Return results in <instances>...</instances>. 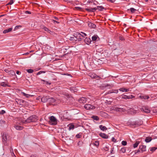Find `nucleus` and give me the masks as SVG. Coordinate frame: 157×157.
I'll return each mask as SVG.
<instances>
[{
	"mask_svg": "<svg viewBox=\"0 0 157 157\" xmlns=\"http://www.w3.org/2000/svg\"><path fill=\"white\" fill-rule=\"evenodd\" d=\"M37 121V116L35 115H33L28 117L25 120H21L20 124L22 125L23 124H27L31 122H36Z\"/></svg>",
	"mask_w": 157,
	"mask_h": 157,
	"instance_id": "obj_1",
	"label": "nucleus"
},
{
	"mask_svg": "<svg viewBox=\"0 0 157 157\" xmlns=\"http://www.w3.org/2000/svg\"><path fill=\"white\" fill-rule=\"evenodd\" d=\"M87 35L85 33L81 32V33H76L75 35L76 38L78 39V41H81L83 37L86 36Z\"/></svg>",
	"mask_w": 157,
	"mask_h": 157,
	"instance_id": "obj_2",
	"label": "nucleus"
},
{
	"mask_svg": "<svg viewBox=\"0 0 157 157\" xmlns=\"http://www.w3.org/2000/svg\"><path fill=\"white\" fill-rule=\"evenodd\" d=\"M49 122L51 124L55 125L57 123V120L54 116H51L49 117Z\"/></svg>",
	"mask_w": 157,
	"mask_h": 157,
	"instance_id": "obj_3",
	"label": "nucleus"
},
{
	"mask_svg": "<svg viewBox=\"0 0 157 157\" xmlns=\"http://www.w3.org/2000/svg\"><path fill=\"white\" fill-rule=\"evenodd\" d=\"M84 108L87 110H93L95 108V107L90 104L85 105L84 106Z\"/></svg>",
	"mask_w": 157,
	"mask_h": 157,
	"instance_id": "obj_4",
	"label": "nucleus"
},
{
	"mask_svg": "<svg viewBox=\"0 0 157 157\" xmlns=\"http://www.w3.org/2000/svg\"><path fill=\"white\" fill-rule=\"evenodd\" d=\"M141 110L146 113H149L150 112V110L149 108L146 106H143L141 109Z\"/></svg>",
	"mask_w": 157,
	"mask_h": 157,
	"instance_id": "obj_5",
	"label": "nucleus"
},
{
	"mask_svg": "<svg viewBox=\"0 0 157 157\" xmlns=\"http://www.w3.org/2000/svg\"><path fill=\"white\" fill-rule=\"evenodd\" d=\"M138 98H140V99H147L149 98L150 97L149 96L144 95V94H140V95H138Z\"/></svg>",
	"mask_w": 157,
	"mask_h": 157,
	"instance_id": "obj_6",
	"label": "nucleus"
},
{
	"mask_svg": "<svg viewBox=\"0 0 157 157\" xmlns=\"http://www.w3.org/2000/svg\"><path fill=\"white\" fill-rule=\"evenodd\" d=\"M97 10V8L96 7L92 8L91 7H89L85 9V10L89 12H94Z\"/></svg>",
	"mask_w": 157,
	"mask_h": 157,
	"instance_id": "obj_7",
	"label": "nucleus"
},
{
	"mask_svg": "<svg viewBox=\"0 0 157 157\" xmlns=\"http://www.w3.org/2000/svg\"><path fill=\"white\" fill-rule=\"evenodd\" d=\"M87 99L84 97H82L78 100V101L81 103L84 104L87 101Z\"/></svg>",
	"mask_w": 157,
	"mask_h": 157,
	"instance_id": "obj_8",
	"label": "nucleus"
},
{
	"mask_svg": "<svg viewBox=\"0 0 157 157\" xmlns=\"http://www.w3.org/2000/svg\"><path fill=\"white\" fill-rule=\"evenodd\" d=\"M139 149L141 150L142 152L146 151V146L144 145H140L139 147Z\"/></svg>",
	"mask_w": 157,
	"mask_h": 157,
	"instance_id": "obj_9",
	"label": "nucleus"
},
{
	"mask_svg": "<svg viewBox=\"0 0 157 157\" xmlns=\"http://www.w3.org/2000/svg\"><path fill=\"white\" fill-rule=\"evenodd\" d=\"M84 42L86 44L89 45L91 43V40L90 38L89 37H86L84 40Z\"/></svg>",
	"mask_w": 157,
	"mask_h": 157,
	"instance_id": "obj_10",
	"label": "nucleus"
},
{
	"mask_svg": "<svg viewBox=\"0 0 157 157\" xmlns=\"http://www.w3.org/2000/svg\"><path fill=\"white\" fill-rule=\"evenodd\" d=\"M48 97L47 96L43 97L41 98V101L44 103L46 102L47 101H48Z\"/></svg>",
	"mask_w": 157,
	"mask_h": 157,
	"instance_id": "obj_11",
	"label": "nucleus"
},
{
	"mask_svg": "<svg viewBox=\"0 0 157 157\" xmlns=\"http://www.w3.org/2000/svg\"><path fill=\"white\" fill-rule=\"evenodd\" d=\"M100 136L104 139H108L109 136L104 133H100L99 134Z\"/></svg>",
	"mask_w": 157,
	"mask_h": 157,
	"instance_id": "obj_12",
	"label": "nucleus"
},
{
	"mask_svg": "<svg viewBox=\"0 0 157 157\" xmlns=\"http://www.w3.org/2000/svg\"><path fill=\"white\" fill-rule=\"evenodd\" d=\"M88 25L90 28L95 29L96 27V25L90 22L88 23Z\"/></svg>",
	"mask_w": 157,
	"mask_h": 157,
	"instance_id": "obj_13",
	"label": "nucleus"
},
{
	"mask_svg": "<svg viewBox=\"0 0 157 157\" xmlns=\"http://www.w3.org/2000/svg\"><path fill=\"white\" fill-rule=\"evenodd\" d=\"M14 128L17 130H21L23 129V127L18 125H15Z\"/></svg>",
	"mask_w": 157,
	"mask_h": 157,
	"instance_id": "obj_14",
	"label": "nucleus"
},
{
	"mask_svg": "<svg viewBox=\"0 0 157 157\" xmlns=\"http://www.w3.org/2000/svg\"><path fill=\"white\" fill-rule=\"evenodd\" d=\"M119 90L122 92H128L130 90L129 89H126L124 88H120L119 89Z\"/></svg>",
	"mask_w": 157,
	"mask_h": 157,
	"instance_id": "obj_15",
	"label": "nucleus"
},
{
	"mask_svg": "<svg viewBox=\"0 0 157 157\" xmlns=\"http://www.w3.org/2000/svg\"><path fill=\"white\" fill-rule=\"evenodd\" d=\"M0 85L1 86H2L4 87H6L7 86L10 87V85H8L5 82H1L0 83Z\"/></svg>",
	"mask_w": 157,
	"mask_h": 157,
	"instance_id": "obj_16",
	"label": "nucleus"
},
{
	"mask_svg": "<svg viewBox=\"0 0 157 157\" xmlns=\"http://www.w3.org/2000/svg\"><path fill=\"white\" fill-rule=\"evenodd\" d=\"M56 100V99L53 98H48V101L50 103H53Z\"/></svg>",
	"mask_w": 157,
	"mask_h": 157,
	"instance_id": "obj_17",
	"label": "nucleus"
},
{
	"mask_svg": "<svg viewBox=\"0 0 157 157\" xmlns=\"http://www.w3.org/2000/svg\"><path fill=\"white\" fill-rule=\"evenodd\" d=\"M118 92V91L117 90H110L108 92V94H111V93H116L117 94Z\"/></svg>",
	"mask_w": 157,
	"mask_h": 157,
	"instance_id": "obj_18",
	"label": "nucleus"
},
{
	"mask_svg": "<svg viewBox=\"0 0 157 157\" xmlns=\"http://www.w3.org/2000/svg\"><path fill=\"white\" fill-rule=\"evenodd\" d=\"M100 129L103 131H104L107 130L106 127L105 126H103L102 125H100L99 126Z\"/></svg>",
	"mask_w": 157,
	"mask_h": 157,
	"instance_id": "obj_19",
	"label": "nucleus"
},
{
	"mask_svg": "<svg viewBox=\"0 0 157 157\" xmlns=\"http://www.w3.org/2000/svg\"><path fill=\"white\" fill-rule=\"evenodd\" d=\"M89 76L93 78H97L99 77L98 75L94 73L90 74V75Z\"/></svg>",
	"mask_w": 157,
	"mask_h": 157,
	"instance_id": "obj_20",
	"label": "nucleus"
},
{
	"mask_svg": "<svg viewBox=\"0 0 157 157\" xmlns=\"http://www.w3.org/2000/svg\"><path fill=\"white\" fill-rule=\"evenodd\" d=\"M116 111L122 112L124 111V109L123 108H118V107H115V109Z\"/></svg>",
	"mask_w": 157,
	"mask_h": 157,
	"instance_id": "obj_21",
	"label": "nucleus"
},
{
	"mask_svg": "<svg viewBox=\"0 0 157 157\" xmlns=\"http://www.w3.org/2000/svg\"><path fill=\"white\" fill-rule=\"evenodd\" d=\"M8 74L9 75L11 76H13L16 75L15 72L12 70L10 71Z\"/></svg>",
	"mask_w": 157,
	"mask_h": 157,
	"instance_id": "obj_22",
	"label": "nucleus"
},
{
	"mask_svg": "<svg viewBox=\"0 0 157 157\" xmlns=\"http://www.w3.org/2000/svg\"><path fill=\"white\" fill-rule=\"evenodd\" d=\"M69 127V130H70L71 129H73L74 128L75 126L73 124H70L68 125Z\"/></svg>",
	"mask_w": 157,
	"mask_h": 157,
	"instance_id": "obj_23",
	"label": "nucleus"
},
{
	"mask_svg": "<svg viewBox=\"0 0 157 157\" xmlns=\"http://www.w3.org/2000/svg\"><path fill=\"white\" fill-rule=\"evenodd\" d=\"M152 140L151 137H147L145 139V141L147 143L150 142Z\"/></svg>",
	"mask_w": 157,
	"mask_h": 157,
	"instance_id": "obj_24",
	"label": "nucleus"
},
{
	"mask_svg": "<svg viewBox=\"0 0 157 157\" xmlns=\"http://www.w3.org/2000/svg\"><path fill=\"white\" fill-rule=\"evenodd\" d=\"M129 10L131 11V13H134L135 11H136V10L133 8H131L130 9H128V11Z\"/></svg>",
	"mask_w": 157,
	"mask_h": 157,
	"instance_id": "obj_25",
	"label": "nucleus"
},
{
	"mask_svg": "<svg viewBox=\"0 0 157 157\" xmlns=\"http://www.w3.org/2000/svg\"><path fill=\"white\" fill-rule=\"evenodd\" d=\"M126 151V147H123L121 148L120 150V151L122 153H124Z\"/></svg>",
	"mask_w": 157,
	"mask_h": 157,
	"instance_id": "obj_26",
	"label": "nucleus"
},
{
	"mask_svg": "<svg viewBox=\"0 0 157 157\" xmlns=\"http://www.w3.org/2000/svg\"><path fill=\"white\" fill-rule=\"evenodd\" d=\"M98 37V36L97 35H94L92 37V41H95L97 39V38Z\"/></svg>",
	"mask_w": 157,
	"mask_h": 157,
	"instance_id": "obj_27",
	"label": "nucleus"
},
{
	"mask_svg": "<svg viewBox=\"0 0 157 157\" xmlns=\"http://www.w3.org/2000/svg\"><path fill=\"white\" fill-rule=\"evenodd\" d=\"M7 136L6 135H3V137L2 141L4 143H5L6 141L7 140Z\"/></svg>",
	"mask_w": 157,
	"mask_h": 157,
	"instance_id": "obj_28",
	"label": "nucleus"
},
{
	"mask_svg": "<svg viewBox=\"0 0 157 157\" xmlns=\"http://www.w3.org/2000/svg\"><path fill=\"white\" fill-rule=\"evenodd\" d=\"M41 81L42 82H44L43 83L44 84H46L51 85V82H48L47 81H46L45 80L43 79H41Z\"/></svg>",
	"mask_w": 157,
	"mask_h": 157,
	"instance_id": "obj_29",
	"label": "nucleus"
},
{
	"mask_svg": "<svg viewBox=\"0 0 157 157\" xmlns=\"http://www.w3.org/2000/svg\"><path fill=\"white\" fill-rule=\"evenodd\" d=\"M92 118L94 120L96 121H98L99 120V117L96 116H93L92 117Z\"/></svg>",
	"mask_w": 157,
	"mask_h": 157,
	"instance_id": "obj_30",
	"label": "nucleus"
},
{
	"mask_svg": "<svg viewBox=\"0 0 157 157\" xmlns=\"http://www.w3.org/2000/svg\"><path fill=\"white\" fill-rule=\"evenodd\" d=\"M21 94H23L24 95V96H25L27 98H29V96L30 95L26 94L23 92H21Z\"/></svg>",
	"mask_w": 157,
	"mask_h": 157,
	"instance_id": "obj_31",
	"label": "nucleus"
},
{
	"mask_svg": "<svg viewBox=\"0 0 157 157\" xmlns=\"http://www.w3.org/2000/svg\"><path fill=\"white\" fill-rule=\"evenodd\" d=\"M76 34V33L74 35V37H71L70 40H78V39H77L76 38V36H75V35Z\"/></svg>",
	"mask_w": 157,
	"mask_h": 157,
	"instance_id": "obj_32",
	"label": "nucleus"
},
{
	"mask_svg": "<svg viewBox=\"0 0 157 157\" xmlns=\"http://www.w3.org/2000/svg\"><path fill=\"white\" fill-rule=\"evenodd\" d=\"M97 9H98L100 11H102L103 9H104V7L102 6H97Z\"/></svg>",
	"mask_w": 157,
	"mask_h": 157,
	"instance_id": "obj_33",
	"label": "nucleus"
},
{
	"mask_svg": "<svg viewBox=\"0 0 157 157\" xmlns=\"http://www.w3.org/2000/svg\"><path fill=\"white\" fill-rule=\"evenodd\" d=\"M121 98L124 99H128V96L126 95H122L121 96Z\"/></svg>",
	"mask_w": 157,
	"mask_h": 157,
	"instance_id": "obj_34",
	"label": "nucleus"
},
{
	"mask_svg": "<svg viewBox=\"0 0 157 157\" xmlns=\"http://www.w3.org/2000/svg\"><path fill=\"white\" fill-rule=\"evenodd\" d=\"M94 146L98 147L99 145V142L98 141H95L94 143Z\"/></svg>",
	"mask_w": 157,
	"mask_h": 157,
	"instance_id": "obj_35",
	"label": "nucleus"
},
{
	"mask_svg": "<svg viewBox=\"0 0 157 157\" xmlns=\"http://www.w3.org/2000/svg\"><path fill=\"white\" fill-rule=\"evenodd\" d=\"M52 22L55 24H58L59 23V22L58 21H56L55 20H52Z\"/></svg>",
	"mask_w": 157,
	"mask_h": 157,
	"instance_id": "obj_36",
	"label": "nucleus"
},
{
	"mask_svg": "<svg viewBox=\"0 0 157 157\" xmlns=\"http://www.w3.org/2000/svg\"><path fill=\"white\" fill-rule=\"evenodd\" d=\"M82 136V133H79L78 134L76 135L75 136V137L76 138H80Z\"/></svg>",
	"mask_w": 157,
	"mask_h": 157,
	"instance_id": "obj_37",
	"label": "nucleus"
},
{
	"mask_svg": "<svg viewBox=\"0 0 157 157\" xmlns=\"http://www.w3.org/2000/svg\"><path fill=\"white\" fill-rule=\"evenodd\" d=\"M139 144V143L138 142H136V143H135L133 144L134 148H135L136 147L138 146Z\"/></svg>",
	"mask_w": 157,
	"mask_h": 157,
	"instance_id": "obj_38",
	"label": "nucleus"
},
{
	"mask_svg": "<svg viewBox=\"0 0 157 157\" xmlns=\"http://www.w3.org/2000/svg\"><path fill=\"white\" fill-rule=\"evenodd\" d=\"M45 73V71H40L38 72L37 74V75H39L42 73Z\"/></svg>",
	"mask_w": 157,
	"mask_h": 157,
	"instance_id": "obj_39",
	"label": "nucleus"
},
{
	"mask_svg": "<svg viewBox=\"0 0 157 157\" xmlns=\"http://www.w3.org/2000/svg\"><path fill=\"white\" fill-rule=\"evenodd\" d=\"M26 71H27V72L29 73H32L33 71L32 69H27Z\"/></svg>",
	"mask_w": 157,
	"mask_h": 157,
	"instance_id": "obj_40",
	"label": "nucleus"
},
{
	"mask_svg": "<svg viewBox=\"0 0 157 157\" xmlns=\"http://www.w3.org/2000/svg\"><path fill=\"white\" fill-rule=\"evenodd\" d=\"M121 144L123 146H126L127 144V142L123 140L121 142Z\"/></svg>",
	"mask_w": 157,
	"mask_h": 157,
	"instance_id": "obj_41",
	"label": "nucleus"
},
{
	"mask_svg": "<svg viewBox=\"0 0 157 157\" xmlns=\"http://www.w3.org/2000/svg\"><path fill=\"white\" fill-rule=\"evenodd\" d=\"M11 152L12 153V156L13 157H16L14 154L12 149L10 150Z\"/></svg>",
	"mask_w": 157,
	"mask_h": 157,
	"instance_id": "obj_42",
	"label": "nucleus"
},
{
	"mask_svg": "<svg viewBox=\"0 0 157 157\" xmlns=\"http://www.w3.org/2000/svg\"><path fill=\"white\" fill-rule=\"evenodd\" d=\"M21 28V25H17L15 27L14 29H20Z\"/></svg>",
	"mask_w": 157,
	"mask_h": 157,
	"instance_id": "obj_43",
	"label": "nucleus"
},
{
	"mask_svg": "<svg viewBox=\"0 0 157 157\" xmlns=\"http://www.w3.org/2000/svg\"><path fill=\"white\" fill-rule=\"evenodd\" d=\"M157 148L155 147H152L151 148L150 151H155L157 149Z\"/></svg>",
	"mask_w": 157,
	"mask_h": 157,
	"instance_id": "obj_44",
	"label": "nucleus"
},
{
	"mask_svg": "<svg viewBox=\"0 0 157 157\" xmlns=\"http://www.w3.org/2000/svg\"><path fill=\"white\" fill-rule=\"evenodd\" d=\"M11 30H4L3 32V33H6L10 32Z\"/></svg>",
	"mask_w": 157,
	"mask_h": 157,
	"instance_id": "obj_45",
	"label": "nucleus"
},
{
	"mask_svg": "<svg viewBox=\"0 0 157 157\" xmlns=\"http://www.w3.org/2000/svg\"><path fill=\"white\" fill-rule=\"evenodd\" d=\"M104 150L105 151H107L109 150V147H107V146H105L104 147Z\"/></svg>",
	"mask_w": 157,
	"mask_h": 157,
	"instance_id": "obj_46",
	"label": "nucleus"
},
{
	"mask_svg": "<svg viewBox=\"0 0 157 157\" xmlns=\"http://www.w3.org/2000/svg\"><path fill=\"white\" fill-rule=\"evenodd\" d=\"M112 141L114 143L117 142V140L114 137H113L111 139Z\"/></svg>",
	"mask_w": 157,
	"mask_h": 157,
	"instance_id": "obj_47",
	"label": "nucleus"
},
{
	"mask_svg": "<svg viewBox=\"0 0 157 157\" xmlns=\"http://www.w3.org/2000/svg\"><path fill=\"white\" fill-rule=\"evenodd\" d=\"M6 113V112L5 110H2L0 111V114H3Z\"/></svg>",
	"mask_w": 157,
	"mask_h": 157,
	"instance_id": "obj_48",
	"label": "nucleus"
},
{
	"mask_svg": "<svg viewBox=\"0 0 157 157\" xmlns=\"http://www.w3.org/2000/svg\"><path fill=\"white\" fill-rule=\"evenodd\" d=\"M13 0H10V2H9L8 4L9 5H12L13 3Z\"/></svg>",
	"mask_w": 157,
	"mask_h": 157,
	"instance_id": "obj_49",
	"label": "nucleus"
},
{
	"mask_svg": "<svg viewBox=\"0 0 157 157\" xmlns=\"http://www.w3.org/2000/svg\"><path fill=\"white\" fill-rule=\"evenodd\" d=\"M134 98V96L132 95H131L130 96H128V99H131V98Z\"/></svg>",
	"mask_w": 157,
	"mask_h": 157,
	"instance_id": "obj_50",
	"label": "nucleus"
},
{
	"mask_svg": "<svg viewBox=\"0 0 157 157\" xmlns=\"http://www.w3.org/2000/svg\"><path fill=\"white\" fill-rule=\"evenodd\" d=\"M41 29H45V30L48 29V28H47L46 27L44 26V25H41Z\"/></svg>",
	"mask_w": 157,
	"mask_h": 157,
	"instance_id": "obj_51",
	"label": "nucleus"
},
{
	"mask_svg": "<svg viewBox=\"0 0 157 157\" xmlns=\"http://www.w3.org/2000/svg\"><path fill=\"white\" fill-rule=\"evenodd\" d=\"M140 149H139L138 150H136L135 151V154H137V153H138V152H140Z\"/></svg>",
	"mask_w": 157,
	"mask_h": 157,
	"instance_id": "obj_52",
	"label": "nucleus"
},
{
	"mask_svg": "<svg viewBox=\"0 0 157 157\" xmlns=\"http://www.w3.org/2000/svg\"><path fill=\"white\" fill-rule=\"evenodd\" d=\"M113 86V85H110L109 84H107L106 86H105V87H107L108 86H109V88L112 87Z\"/></svg>",
	"mask_w": 157,
	"mask_h": 157,
	"instance_id": "obj_53",
	"label": "nucleus"
},
{
	"mask_svg": "<svg viewBox=\"0 0 157 157\" xmlns=\"http://www.w3.org/2000/svg\"><path fill=\"white\" fill-rule=\"evenodd\" d=\"M113 149H114V147H113L111 149V151H110V153L111 154H112L113 153Z\"/></svg>",
	"mask_w": 157,
	"mask_h": 157,
	"instance_id": "obj_54",
	"label": "nucleus"
},
{
	"mask_svg": "<svg viewBox=\"0 0 157 157\" xmlns=\"http://www.w3.org/2000/svg\"><path fill=\"white\" fill-rule=\"evenodd\" d=\"M30 157H38L36 155H32Z\"/></svg>",
	"mask_w": 157,
	"mask_h": 157,
	"instance_id": "obj_55",
	"label": "nucleus"
},
{
	"mask_svg": "<svg viewBox=\"0 0 157 157\" xmlns=\"http://www.w3.org/2000/svg\"><path fill=\"white\" fill-rule=\"evenodd\" d=\"M4 71L5 72H6V73H8L9 71H9L8 70V69H5L4 70Z\"/></svg>",
	"mask_w": 157,
	"mask_h": 157,
	"instance_id": "obj_56",
	"label": "nucleus"
},
{
	"mask_svg": "<svg viewBox=\"0 0 157 157\" xmlns=\"http://www.w3.org/2000/svg\"><path fill=\"white\" fill-rule=\"evenodd\" d=\"M25 13H26V14H30L31 13V12L30 11H26L25 12Z\"/></svg>",
	"mask_w": 157,
	"mask_h": 157,
	"instance_id": "obj_57",
	"label": "nucleus"
},
{
	"mask_svg": "<svg viewBox=\"0 0 157 157\" xmlns=\"http://www.w3.org/2000/svg\"><path fill=\"white\" fill-rule=\"evenodd\" d=\"M21 73V72L19 71H17L16 72V74L17 75H20Z\"/></svg>",
	"mask_w": 157,
	"mask_h": 157,
	"instance_id": "obj_58",
	"label": "nucleus"
},
{
	"mask_svg": "<svg viewBox=\"0 0 157 157\" xmlns=\"http://www.w3.org/2000/svg\"><path fill=\"white\" fill-rule=\"evenodd\" d=\"M54 18H55V20H56V21H58L59 20V18L56 17H54Z\"/></svg>",
	"mask_w": 157,
	"mask_h": 157,
	"instance_id": "obj_59",
	"label": "nucleus"
},
{
	"mask_svg": "<svg viewBox=\"0 0 157 157\" xmlns=\"http://www.w3.org/2000/svg\"><path fill=\"white\" fill-rule=\"evenodd\" d=\"M76 9L78 10H81V8L80 7H76Z\"/></svg>",
	"mask_w": 157,
	"mask_h": 157,
	"instance_id": "obj_60",
	"label": "nucleus"
},
{
	"mask_svg": "<svg viewBox=\"0 0 157 157\" xmlns=\"http://www.w3.org/2000/svg\"><path fill=\"white\" fill-rule=\"evenodd\" d=\"M119 39L120 40H123L124 39V38L122 37H121V36H120L119 37Z\"/></svg>",
	"mask_w": 157,
	"mask_h": 157,
	"instance_id": "obj_61",
	"label": "nucleus"
},
{
	"mask_svg": "<svg viewBox=\"0 0 157 157\" xmlns=\"http://www.w3.org/2000/svg\"><path fill=\"white\" fill-rule=\"evenodd\" d=\"M108 1H109L110 2H112V3L114 2V1H113L112 0H108Z\"/></svg>",
	"mask_w": 157,
	"mask_h": 157,
	"instance_id": "obj_62",
	"label": "nucleus"
},
{
	"mask_svg": "<svg viewBox=\"0 0 157 157\" xmlns=\"http://www.w3.org/2000/svg\"><path fill=\"white\" fill-rule=\"evenodd\" d=\"M20 101H21L22 103H24L25 101L23 100H20Z\"/></svg>",
	"mask_w": 157,
	"mask_h": 157,
	"instance_id": "obj_63",
	"label": "nucleus"
},
{
	"mask_svg": "<svg viewBox=\"0 0 157 157\" xmlns=\"http://www.w3.org/2000/svg\"><path fill=\"white\" fill-rule=\"evenodd\" d=\"M92 1H88L87 2V3H90V2H92Z\"/></svg>",
	"mask_w": 157,
	"mask_h": 157,
	"instance_id": "obj_64",
	"label": "nucleus"
}]
</instances>
